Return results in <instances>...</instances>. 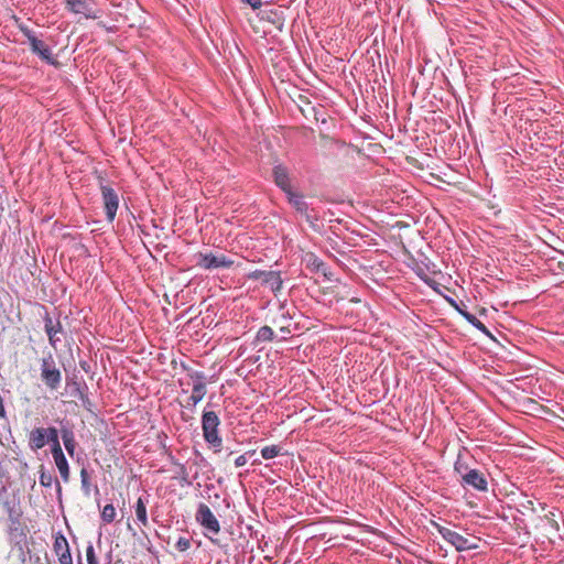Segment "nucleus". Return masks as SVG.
Masks as SVG:
<instances>
[{
  "mask_svg": "<svg viewBox=\"0 0 564 564\" xmlns=\"http://www.w3.org/2000/svg\"><path fill=\"white\" fill-rule=\"evenodd\" d=\"M80 484L82 490L85 496H90L91 492V474L86 467L80 469Z\"/></svg>",
  "mask_w": 564,
  "mask_h": 564,
  "instance_id": "nucleus-23",
  "label": "nucleus"
},
{
  "mask_svg": "<svg viewBox=\"0 0 564 564\" xmlns=\"http://www.w3.org/2000/svg\"><path fill=\"white\" fill-rule=\"evenodd\" d=\"M274 184L284 193L293 191L292 180L289 169L284 164H275L272 169Z\"/></svg>",
  "mask_w": 564,
  "mask_h": 564,
  "instance_id": "nucleus-10",
  "label": "nucleus"
},
{
  "mask_svg": "<svg viewBox=\"0 0 564 564\" xmlns=\"http://www.w3.org/2000/svg\"><path fill=\"white\" fill-rule=\"evenodd\" d=\"M55 465L59 471L61 478L64 482H68L70 477L69 465L64 455V452L54 453L53 455Z\"/></svg>",
  "mask_w": 564,
  "mask_h": 564,
  "instance_id": "nucleus-17",
  "label": "nucleus"
},
{
  "mask_svg": "<svg viewBox=\"0 0 564 564\" xmlns=\"http://www.w3.org/2000/svg\"><path fill=\"white\" fill-rule=\"evenodd\" d=\"M412 270L426 285L433 289L438 285V283L433 279V275L437 273L436 265L434 263L430 261L415 262Z\"/></svg>",
  "mask_w": 564,
  "mask_h": 564,
  "instance_id": "nucleus-9",
  "label": "nucleus"
},
{
  "mask_svg": "<svg viewBox=\"0 0 564 564\" xmlns=\"http://www.w3.org/2000/svg\"><path fill=\"white\" fill-rule=\"evenodd\" d=\"M281 330L290 334V330L288 328L282 327Z\"/></svg>",
  "mask_w": 564,
  "mask_h": 564,
  "instance_id": "nucleus-40",
  "label": "nucleus"
},
{
  "mask_svg": "<svg viewBox=\"0 0 564 564\" xmlns=\"http://www.w3.org/2000/svg\"><path fill=\"white\" fill-rule=\"evenodd\" d=\"M260 453L263 459H272L282 454V446L275 444L264 446L263 448H261Z\"/></svg>",
  "mask_w": 564,
  "mask_h": 564,
  "instance_id": "nucleus-25",
  "label": "nucleus"
},
{
  "mask_svg": "<svg viewBox=\"0 0 564 564\" xmlns=\"http://www.w3.org/2000/svg\"><path fill=\"white\" fill-rule=\"evenodd\" d=\"M95 491H96V492H99V488H98V486H97V485H95Z\"/></svg>",
  "mask_w": 564,
  "mask_h": 564,
  "instance_id": "nucleus-43",
  "label": "nucleus"
},
{
  "mask_svg": "<svg viewBox=\"0 0 564 564\" xmlns=\"http://www.w3.org/2000/svg\"><path fill=\"white\" fill-rule=\"evenodd\" d=\"M78 564H83L80 554H78Z\"/></svg>",
  "mask_w": 564,
  "mask_h": 564,
  "instance_id": "nucleus-42",
  "label": "nucleus"
},
{
  "mask_svg": "<svg viewBox=\"0 0 564 564\" xmlns=\"http://www.w3.org/2000/svg\"><path fill=\"white\" fill-rule=\"evenodd\" d=\"M80 366H82V368H83L84 370H86V368H87L86 362H82V364H80Z\"/></svg>",
  "mask_w": 564,
  "mask_h": 564,
  "instance_id": "nucleus-39",
  "label": "nucleus"
},
{
  "mask_svg": "<svg viewBox=\"0 0 564 564\" xmlns=\"http://www.w3.org/2000/svg\"><path fill=\"white\" fill-rule=\"evenodd\" d=\"M72 386H73V391H72V393H73L74 395H76V397H79V395H80V392H87V390H88V388H87L86 383H83V384H82V383H79V382L74 381V382L72 383Z\"/></svg>",
  "mask_w": 564,
  "mask_h": 564,
  "instance_id": "nucleus-34",
  "label": "nucleus"
},
{
  "mask_svg": "<svg viewBox=\"0 0 564 564\" xmlns=\"http://www.w3.org/2000/svg\"><path fill=\"white\" fill-rule=\"evenodd\" d=\"M100 192L106 212V218L109 223H112L119 207V196L117 192L107 184H100Z\"/></svg>",
  "mask_w": 564,
  "mask_h": 564,
  "instance_id": "nucleus-7",
  "label": "nucleus"
},
{
  "mask_svg": "<svg viewBox=\"0 0 564 564\" xmlns=\"http://www.w3.org/2000/svg\"><path fill=\"white\" fill-rule=\"evenodd\" d=\"M53 550L61 564H73L68 541L61 532L55 535Z\"/></svg>",
  "mask_w": 564,
  "mask_h": 564,
  "instance_id": "nucleus-13",
  "label": "nucleus"
},
{
  "mask_svg": "<svg viewBox=\"0 0 564 564\" xmlns=\"http://www.w3.org/2000/svg\"><path fill=\"white\" fill-rule=\"evenodd\" d=\"M147 502H148V496L145 498L139 497L137 500L135 507H134L137 519L144 527L148 525Z\"/></svg>",
  "mask_w": 564,
  "mask_h": 564,
  "instance_id": "nucleus-22",
  "label": "nucleus"
},
{
  "mask_svg": "<svg viewBox=\"0 0 564 564\" xmlns=\"http://www.w3.org/2000/svg\"><path fill=\"white\" fill-rule=\"evenodd\" d=\"M18 28L20 32L28 39L31 52L33 54L37 55L42 61L46 62L47 64H56L52 50L46 43L40 40L28 25L19 23Z\"/></svg>",
  "mask_w": 564,
  "mask_h": 564,
  "instance_id": "nucleus-2",
  "label": "nucleus"
},
{
  "mask_svg": "<svg viewBox=\"0 0 564 564\" xmlns=\"http://www.w3.org/2000/svg\"><path fill=\"white\" fill-rule=\"evenodd\" d=\"M100 517L105 523L113 522V520L116 518V508L113 507V505L112 503L106 505L104 507V509L101 510Z\"/></svg>",
  "mask_w": 564,
  "mask_h": 564,
  "instance_id": "nucleus-28",
  "label": "nucleus"
},
{
  "mask_svg": "<svg viewBox=\"0 0 564 564\" xmlns=\"http://www.w3.org/2000/svg\"><path fill=\"white\" fill-rule=\"evenodd\" d=\"M47 429L35 427L31 431L29 436V446L32 451L36 452L46 445Z\"/></svg>",
  "mask_w": 564,
  "mask_h": 564,
  "instance_id": "nucleus-16",
  "label": "nucleus"
},
{
  "mask_svg": "<svg viewBox=\"0 0 564 564\" xmlns=\"http://www.w3.org/2000/svg\"><path fill=\"white\" fill-rule=\"evenodd\" d=\"M274 338V332L270 326H262L259 328L256 335V340L260 343L272 341Z\"/></svg>",
  "mask_w": 564,
  "mask_h": 564,
  "instance_id": "nucleus-26",
  "label": "nucleus"
},
{
  "mask_svg": "<svg viewBox=\"0 0 564 564\" xmlns=\"http://www.w3.org/2000/svg\"><path fill=\"white\" fill-rule=\"evenodd\" d=\"M43 321L44 329L48 337L50 345L56 349L57 343L61 341V338L57 336V334H61L63 332L61 321L58 318L56 321H53V318L50 316L47 312H45Z\"/></svg>",
  "mask_w": 564,
  "mask_h": 564,
  "instance_id": "nucleus-14",
  "label": "nucleus"
},
{
  "mask_svg": "<svg viewBox=\"0 0 564 564\" xmlns=\"http://www.w3.org/2000/svg\"><path fill=\"white\" fill-rule=\"evenodd\" d=\"M243 3L249 4L252 9H259L262 4L261 0H241Z\"/></svg>",
  "mask_w": 564,
  "mask_h": 564,
  "instance_id": "nucleus-35",
  "label": "nucleus"
},
{
  "mask_svg": "<svg viewBox=\"0 0 564 564\" xmlns=\"http://www.w3.org/2000/svg\"><path fill=\"white\" fill-rule=\"evenodd\" d=\"M454 470L456 474L460 476V479H464L466 477V474L468 471H471L473 468H469L467 463L463 459L462 455L458 454L457 459L454 464ZM463 480H460L462 482Z\"/></svg>",
  "mask_w": 564,
  "mask_h": 564,
  "instance_id": "nucleus-27",
  "label": "nucleus"
},
{
  "mask_svg": "<svg viewBox=\"0 0 564 564\" xmlns=\"http://www.w3.org/2000/svg\"><path fill=\"white\" fill-rule=\"evenodd\" d=\"M256 451L254 449H251V451H248L246 452L245 454L238 456L236 459H235V466L236 467H242L247 464V460H248V456H252L254 455Z\"/></svg>",
  "mask_w": 564,
  "mask_h": 564,
  "instance_id": "nucleus-33",
  "label": "nucleus"
},
{
  "mask_svg": "<svg viewBox=\"0 0 564 564\" xmlns=\"http://www.w3.org/2000/svg\"><path fill=\"white\" fill-rule=\"evenodd\" d=\"M463 315L466 318V321L469 324H471L475 328H477L478 330H480L482 334H485L487 336H491L490 332L488 330L486 325L479 318H477L474 314L464 312Z\"/></svg>",
  "mask_w": 564,
  "mask_h": 564,
  "instance_id": "nucleus-24",
  "label": "nucleus"
},
{
  "mask_svg": "<svg viewBox=\"0 0 564 564\" xmlns=\"http://www.w3.org/2000/svg\"><path fill=\"white\" fill-rule=\"evenodd\" d=\"M206 392H207L206 388H203L199 386H193L192 394L187 399V403L185 406L188 408L193 412L195 406L204 399Z\"/></svg>",
  "mask_w": 564,
  "mask_h": 564,
  "instance_id": "nucleus-20",
  "label": "nucleus"
},
{
  "mask_svg": "<svg viewBox=\"0 0 564 564\" xmlns=\"http://www.w3.org/2000/svg\"><path fill=\"white\" fill-rule=\"evenodd\" d=\"M195 264L204 270L229 269L235 261L224 253L196 252L194 254Z\"/></svg>",
  "mask_w": 564,
  "mask_h": 564,
  "instance_id": "nucleus-4",
  "label": "nucleus"
},
{
  "mask_svg": "<svg viewBox=\"0 0 564 564\" xmlns=\"http://www.w3.org/2000/svg\"><path fill=\"white\" fill-rule=\"evenodd\" d=\"M0 417H6V409L3 405L2 397L0 395Z\"/></svg>",
  "mask_w": 564,
  "mask_h": 564,
  "instance_id": "nucleus-37",
  "label": "nucleus"
},
{
  "mask_svg": "<svg viewBox=\"0 0 564 564\" xmlns=\"http://www.w3.org/2000/svg\"><path fill=\"white\" fill-rule=\"evenodd\" d=\"M66 8L75 13L83 14L87 19H97L94 12V0H64Z\"/></svg>",
  "mask_w": 564,
  "mask_h": 564,
  "instance_id": "nucleus-11",
  "label": "nucleus"
},
{
  "mask_svg": "<svg viewBox=\"0 0 564 564\" xmlns=\"http://www.w3.org/2000/svg\"><path fill=\"white\" fill-rule=\"evenodd\" d=\"M463 486L471 487L478 491H487L488 490V481L485 475L478 469H474L466 474V477L462 481Z\"/></svg>",
  "mask_w": 564,
  "mask_h": 564,
  "instance_id": "nucleus-15",
  "label": "nucleus"
},
{
  "mask_svg": "<svg viewBox=\"0 0 564 564\" xmlns=\"http://www.w3.org/2000/svg\"><path fill=\"white\" fill-rule=\"evenodd\" d=\"M307 267L314 271H319L324 267V262L315 254H308Z\"/></svg>",
  "mask_w": 564,
  "mask_h": 564,
  "instance_id": "nucleus-31",
  "label": "nucleus"
},
{
  "mask_svg": "<svg viewBox=\"0 0 564 564\" xmlns=\"http://www.w3.org/2000/svg\"><path fill=\"white\" fill-rule=\"evenodd\" d=\"M39 474V481L42 487L50 488L55 484L57 494H62V486L58 479L55 478L52 473L47 471L43 465H41Z\"/></svg>",
  "mask_w": 564,
  "mask_h": 564,
  "instance_id": "nucleus-18",
  "label": "nucleus"
},
{
  "mask_svg": "<svg viewBox=\"0 0 564 564\" xmlns=\"http://www.w3.org/2000/svg\"><path fill=\"white\" fill-rule=\"evenodd\" d=\"M440 533L445 541L456 547L457 551H466L475 547L470 544L469 540L463 536L460 533L453 531L447 528H441Z\"/></svg>",
  "mask_w": 564,
  "mask_h": 564,
  "instance_id": "nucleus-12",
  "label": "nucleus"
},
{
  "mask_svg": "<svg viewBox=\"0 0 564 564\" xmlns=\"http://www.w3.org/2000/svg\"><path fill=\"white\" fill-rule=\"evenodd\" d=\"M202 432L203 438L215 454L223 449V438L220 436V417L218 413L207 405L202 413Z\"/></svg>",
  "mask_w": 564,
  "mask_h": 564,
  "instance_id": "nucleus-1",
  "label": "nucleus"
},
{
  "mask_svg": "<svg viewBox=\"0 0 564 564\" xmlns=\"http://www.w3.org/2000/svg\"><path fill=\"white\" fill-rule=\"evenodd\" d=\"M285 195L288 197V202L292 205V207L299 214L303 215L310 224H314V221L318 220V215L315 213L313 208H310L308 204L304 199L303 194L291 191Z\"/></svg>",
  "mask_w": 564,
  "mask_h": 564,
  "instance_id": "nucleus-6",
  "label": "nucleus"
},
{
  "mask_svg": "<svg viewBox=\"0 0 564 564\" xmlns=\"http://www.w3.org/2000/svg\"><path fill=\"white\" fill-rule=\"evenodd\" d=\"M182 420L184 422H188L191 420V416H185V413H182Z\"/></svg>",
  "mask_w": 564,
  "mask_h": 564,
  "instance_id": "nucleus-38",
  "label": "nucleus"
},
{
  "mask_svg": "<svg viewBox=\"0 0 564 564\" xmlns=\"http://www.w3.org/2000/svg\"><path fill=\"white\" fill-rule=\"evenodd\" d=\"M61 435H62V440H63L64 446H65L68 455L74 456L76 441H75V434H74L72 427L63 425L61 429Z\"/></svg>",
  "mask_w": 564,
  "mask_h": 564,
  "instance_id": "nucleus-19",
  "label": "nucleus"
},
{
  "mask_svg": "<svg viewBox=\"0 0 564 564\" xmlns=\"http://www.w3.org/2000/svg\"><path fill=\"white\" fill-rule=\"evenodd\" d=\"M46 435V444L50 443L51 444V452H52V455H54V453H59V452H63L62 449V446H61V443H59V440H58V431L57 429L55 427H47V432L45 433Z\"/></svg>",
  "mask_w": 564,
  "mask_h": 564,
  "instance_id": "nucleus-21",
  "label": "nucleus"
},
{
  "mask_svg": "<svg viewBox=\"0 0 564 564\" xmlns=\"http://www.w3.org/2000/svg\"><path fill=\"white\" fill-rule=\"evenodd\" d=\"M78 399L83 402V404L86 406L87 404H90V400L88 398L87 392H80V395Z\"/></svg>",
  "mask_w": 564,
  "mask_h": 564,
  "instance_id": "nucleus-36",
  "label": "nucleus"
},
{
  "mask_svg": "<svg viewBox=\"0 0 564 564\" xmlns=\"http://www.w3.org/2000/svg\"><path fill=\"white\" fill-rule=\"evenodd\" d=\"M86 560L87 564H99L93 543H88L86 547Z\"/></svg>",
  "mask_w": 564,
  "mask_h": 564,
  "instance_id": "nucleus-32",
  "label": "nucleus"
},
{
  "mask_svg": "<svg viewBox=\"0 0 564 564\" xmlns=\"http://www.w3.org/2000/svg\"><path fill=\"white\" fill-rule=\"evenodd\" d=\"M41 380L52 391L57 390L62 382V372L56 366L52 354L43 357L41 360Z\"/></svg>",
  "mask_w": 564,
  "mask_h": 564,
  "instance_id": "nucleus-3",
  "label": "nucleus"
},
{
  "mask_svg": "<svg viewBox=\"0 0 564 564\" xmlns=\"http://www.w3.org/2000/svg\"><path fill=\"white\" fill-rule=\"evenodd\" d=\"M195 520L206 531L204 534L208 536L213 543H217V541L214 540L208 533L218 534L220 531V524L206 503L200 502L198 505L197 511L195 513Z\"/></svg>",
  "mask_w": 564,
  "mask_h": 564,
  "instance_id": "nucleus-5",
  "label": "nucleus"
},
{
  "mask_svg": "<svg viewBox=\"0 0 564 564\" xmlns=\"http://www.w3.org/2000/svg\"><path fill=\"white\" fill-rule=\"evenodd\" d=\"M188 377L194 381L193 386L206 388V376L203 371L189 370Z\"/></svg>",
  "mask_w": 564,
  "mask_h": 564,
  "instance_id": "nucleus-29",
  "label": "nucleus"
},
{
  "mask_svg": "<svg viewBox=\"0 0 564 564\" xmlns=\"http://www.w3.org/2000/svg\"><path fill=\"white\" fill-rule=\"evenodd\" d=\"M248 279L253 281L261 280L262 283L269 285L274 293L280 292L283 284L281 274L278 271L254 270L248 274Z\"/></svg>",
  "mask_w": 564,
  "mask_h": 564,
  "instance_id": "nucleus-8",
  "label": "nucleus"
},
{
  "mask_svg": "<svg viewBox=\"0 0 564 564\" xmlns=\"http://www.w3.org/2000/svg\"><path fill=\"white\" fill-rule=\"evenodd\" d=\"M192 545V539L187 536H180L175 542V549L180 552L187 551Z\"/></svg>",
  "mask_w": 564,
  "mask_h": 564,
  "instance_id": "nucleus-30",
  "label": "nucleus"
},
{
  "mask_svg": "<svg viewBox=\"0 0 564 564\" xmlns=\"http://www.w3.org/2000/svg\"><path fill=\"white\" fill-rule=\"evenodd\" d=\"M252 464H253V465H259V464H261V462H260V460H258V459H256V460H253V463H252Z\"/></svg>",
  "mask_w": 564,
  "mask_h": 564,
  "instance_id": "nucleus-41",
  "label": "nucleus"
}]
</instances>
